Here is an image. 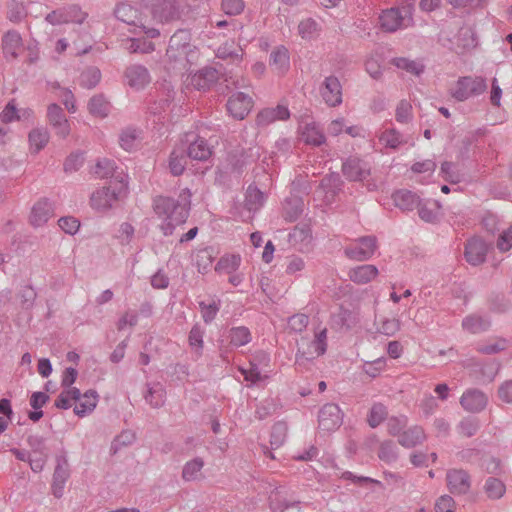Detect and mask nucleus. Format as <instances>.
<instances>
[{
    "mask_svg": "<svg viewBox=\"0 0 512 512\" xmlns=\"http://www.w3.org/2000/svg\"><path fill=\"white\" fill-rule=\"evenodd\" d=\"M378 456L382 461L388 464L395 462L398 458V449L396 444L392 441L382 442Z\"/></svg>",
    "mask_w": 512,
    "mask_h": 512,
    "instance_id": "bf43d9fd",
    "label": "nucleus"
},
{
    "mask_svg": "<svg viewBox=\"0 0 512 512\" xmlns=\"http://www.w3.org/2000/svg\"><path fill=\"white\" fill-rule=\"evenodd\" d=\"M436 169L435 161L426 159L423 161H417L411 166V171L415 174L423 175L418 181L421 183L428 182Z\"/></svg>",
    "mask_w": 512,
    "mask_h": 512,
    "instance_id": "a18cd8bd",
    "label": "nucleus"
},
{
    "mask_svg": "<svg viewBox=\"0 0 512 512\" xmlns=\"http://www.w3.org/2000/svg\"><path fill=\"white\" fill-rule=\"evenodd\" d=\"M204 467V461L200 457H196L185 463L182 469V478L185 481H196L202 476L201 471Z\"/></svg>",
    "mask_w": 512,
    "mask_h": 512,
    "instance_id": "ea45409f",
    "label": "nucleus"
},
{
    "mask_svg": "<svg viewBox=\"0 0 512 512\" xmlns=\"http://www.w3.org/2000/svg\"><path fill=\"white\" fill-rule=\"evenodd\" d=\"M486 89L487 83L483 77L463 76L457 80L454 88L451 90V96L457 101L462 102L483 94Z\"/></svg>",
    "mask_w": 512,
    "mask_h": 512,
    "instance_id": "0eeeda50",
    "label": "nucleus"
},
{
    "mask_svg": "<svg viewBox=\"0 0 512 512\" xmlns=\"http://www.w3.org/2000/svg\"><path fill=\"white\" fill-rule=\"evenodd\" d=\"M488 251L487 244L480 238L470 239L465 246V258L471 265H479L485 261Z\"/></svg>",
    "mask_w": 512,
    "mask_h": 512,
    "instance_id": "4be33fe9",
    "label": "nucleus"
},
{
    "mask_svg": "<svg viewBox=\"0 0 512 512\" xmlns=\"http://www.w3.org/2000/svg\"><path fill=\"white\" fill-rule=\"evenodd\" d=\"M118 178L117 176L115 180L111 181L109 186L99 188L91 194L90 205L92 209L98 212H106L127 196V177L123 175L120 179Z\"/></svg>",
    "mask_w": 512,
    "mask_h": 512,
    "instance_id": "7ed1b4c3",
    "label": "nucleus"
},
{
    "mask_svg": "<svg viewBox=\"0 0 512 512\" xmlns=\"http://www.w3.org/2000/svg\"><path fill=\"white\" fill-rule=\"evenodd\" d=\"M252 106V98L243 92L234 93L227 102L229 114L237 120L244 119L251 111Z\"/></svg>",
    "mask_w": 512,
    "mask_h": 512,
    "instance_id": "dca6fc26",
    "label": "nucleus"
},
{
    "mask_svg": "<svg viewBox=\"0 0 512 512\" xmlns=\"http://www.w3.org/2000/svg\"><path fill=\"white\" fill-rule=\"evenodd\" d=\"M392 199L395 206L403 211L414 210L421 200L416 193L405 189L394 192Z\"/></svg>",
    "mask_w": 512,
    "mask_h": 512,
    "instance_id": "cd10ccee",
    "label": "nucleus"
},
{
    "mask_svg": "<svg viewBox=\"0 0 512 512\" xmlns=\"http://www.w3.org/2000/svg\"><path fill=\"white\" fill-rule=\"evenodd\" d=\"M168 166L172 175H182L186 167V156L184 155V151L174 149L170 154Z\"/></svg>",
    "mask_w": 512,
    "mask_h": 512,
    "instance_id": "8fccbe9b",
    "label": "nucleus"
},
{
    "mask_svg": "<svg viewBox=\"0 0 512 512\" xmlns=\"http://www.w3.org/2000/svg\"><path fill=\"white\" fill-rule=\"evenodd\" d=\"M270 65L278 74H284L290 67V56L288 49L280 45L270 55Z\"/></svg>",
    "mask_w": 512,
    "mask_h": 512,
    "instance_id": "c756f323",
    "label": "nucleus"
},
{
    "mask_svg": "<svg viewBox=\"0 0 512 512\" xmlns=\"http://www.w3.org/2000/svg\"><path fill=\"white\" fill-rule=\"evenodd\" d=\"M187 154L193 160L205 161L212 155V148L204 138L198 137L188 146Z\"/></svg>",
    "mask_w": 512,
    "mask_h": 512,
    "instance_id": "f704fd0d",
    "label": "nucleus"
},
{
    "mask_svg": "<svg viewBox=\"0 0 512 512\" xmlns=\"http://www.w3.org/2000/svg\"><path fill=\"white\" fill-rule=\"evenodd\" d=\"M312 187L309 181L307 180V175H298L294 178L291 183V192L295 197H301L303 195H308L311 191Z\"/></svg>",
    "mask_w": 512,
    "mask_h": 512,
    "instance_id": "e2e57ef3",
    "label": "nucleus"
},
{
    "mask_svg": "<svg viewBox=\"0 0 512 512\" xmlns=\"http://www.w3.org/2000/svg\"><path fill=\"white\" fill-rule=\"evenodd\" d=\"M484 491L488 498L497 500L503 497L506 491L504 483L494 477H489L484 484Z\"/></svg>",
    "mask_w": 512,
    "mask_h": 512,
    "instance_id": "3c124183",
    "label": "nucleus"
},
{
    "mask_svg": "<svg viewBox=\"0 0 512 512\" xmlns=\"http://www.w3.org/2000/svg\"><path fill=\"white\" fill-rule=\"evenodd\" d=\"M413 10L412 4L401 8L392 7L383 10L379 16L380 27L386 32H395L411 26L413 23Z\"/></svg>",
    "mask_w": 512,
    "mask_h": 512,
    "instance_id": "39448f33",
    "label": "nucleus"
},
{
    "mask_svg": "<svg viewBox=\"0 0 512 512\" xmlns=\"http://www.w3.org/2000/svg\"><path fill=\"white\" fill-rule=\"evenodd\" d=\"M241 264V257L239 255H225L222 256L215 266L218 273L232 274L236 272Z\"/></svg>",
    "mask_w": 512,
    "mask_h": 512,
    "instance_id": "de8ad7c7",
    "label": "nucleus"
},
{
    "mask_svg": "<svg viewBox=\"0 0 512 512\" xmlns=\"http://www.w3.org/2000/svg\"><path fill=\"white\" fill-rule=\"evenodd\" d=\"M219 72L213 67H203L202 69L193 72L192 70L187 73L183 80V85L186 89H194L198 91H206L217 82L219 79Z\"/></svg>",
    "mask_w": 512,
    "mask_h": 512,
    "instance_id": "6e6552de",
    "label": "nucleus"
},
{
    "mask_svg": "<svg viewBox=\"0 0 512 512\" xmlns=\"http://www.w3.org/2000/svg\"><path fill=\"white\" fill-rule=\"evenodd\" d=\"M115 168L116 166L114 161L103 158L97 161L92 172L97 178L105 179L113 176Z\"/></svg>",
    "mask_w": 512,
    "mask_h": 512,
    "instance_id": "5fc2aeb1",
    "label": "nucleus"
},
{
    "mask_svg": "<svg viewBox=\"0 0 512 512\" xmlns=\"http://www.w3.org/2000/svg\"><path fill=\"white\" fill-rule=\"evenodd\" d=\"M286 490L284 487H277L273 490L269 496L270 507L274 512H283L288 507L292 506L293 503L289 502L284 495Z\"/></svg>",
    "mask_w": 512,
    "mask_h": 512,
    "instance_id": "49530a36",
    "label": "nucleus"
},
{
    "mask_svg": "<svg viewBox=\"0 0 512 512\" xmlns=\"http://www.w3.org/2000/svg\"><path fill=\"white\" fill-rule=\"evenodd\" d=\"M418 215L421 220L427 223H434L438 220L440 204L436 200L426 199L420 200L418 206Z\"/></svg>",
    "mask_w": 512,
    "mask_h": 512,
    "instance_id": "2f4dec72",
    "label": "nucleus"
},
{
    "mask_svg": "<svg viewBox=\"0 0 512 512\" xmlns=\"http://www.w3.org/2000/svg\"><path fill=\"white\" fill-rule=\"evenodd\" d=\"M127 50L130 53L148 54L155 50V45L153 42L146 39L131 38L129 40V46H127Z\"/></svg>",
    "mask_w": 512,
    "mask_h": 512,
    "instance_id": "680f3d73",
    "label": "nucleus"
},
{
    "mask_svg": "<svg viewBox=\"0 0 512 512\" xmlns=\"http://www.w3.org/2000/svg\"><path fill=\"white\" fill-rule=\"evenodd\" d=\"M447 485L453 494H466L471 486L468 473L462 469H452L446 475Z\"/></svg>",
    "mask_w": 512,
    "mask_h": 512,
    "instance_id": "aec40b11",
    "label": "nucleus"
},
{
    "mask_svg": "<svg viewBox=\"0 0 512 512\" xmlns=\"http://www.w3.org/2000/svg\"><path fill=\"white\" fill-rule=\"evenodd\" d=\"M509 342L506 339H494L485 344H479L477 351L482 354L493 355L508 348Z\"/></svg>",
    "mask_w": 512,
    "mask_h": 512,
    "instance_id": "4d7b16f0",
    "label": "nucleus"
},
{
    "mask_svg": "<svg viewBox=\"0 0 512 512\" xmlns=\"http://www.w3.org/2000/svg\"><path fill=\"white\" fill-rule=\"evenodd\" d=\"M22 48V38L16 31H9L3 38V51L7 58H16Z\"/></svg>",
    "mask_w": 512,
    "mask_h": 512,
    "instance_id": "e433bc0d",
    "label": "nucleus"
},
{
    "mask_svg": "<svg viewBox=\"0 0 512 512\" xmlns=\"http://www.w3.org/2000/svg\"><path fill=\"white\" fill-rule=\"evenodd\" d=\"M378 273L379 271L375 265L363 264L351 268L348 277L352 282L364 285L375 279Z\"/></svg>",
    "mask_w": 512,
    "mask_h": 512,
    "instance_id": "a878e982",
    "label": "nucleus"
},
{
    "mask_svg": "<svg viewBox=\"0 0 512 512\" xmlns=\"http://www.w3.org/2000/svg\"><path fill=\"white\" fill-rule=\"evenodd\" d=\"M377 249V239L375 236H364L356 239L354 242L344 248L345 255L354 261L363 262L369 260Z\"/></svg>",
    "mask_w": 512,
    "mask_h": 512,
    "instance_id": "9d476101",
    "label": "nucleus"
},
{
    "mask_svg": "<svg viewBox=\"0 0 512 512\" xmlns=\"http://www.w3.org/2000/svg\"><path fill=\"white\" fill-rule=\"evenodd\" d=\"M199 307L201 310L202 318L205 323H211L220 309V302L213 301L212 303L199 302Z\"/></svg>",
    "mask_w": 512,
    "mask_h": 512,
    "instance_id": "69168bd1",
    "label": "nucleus"
},
{
    "mask_svg": "<svg viewBox=\"0 0 512 512\" xmlns=\"http://www.w3.org/2000/svg\"><path fill=\"white\" fill-rule=\"evenodd\" d=\"M290 117V111L285 104H278L274 108L262 109L256 116L258 127H266L275 121H284Z\"/></svg>",
    "mask_w": 512,
    "mask_h": 512,
    "instance_id": "6ab92c4d",
    "label": "nucleus"
},
{
    "mask_svg": "<svg viewBox=\"0 0 512 512\" xmlns=\"http://www.w3.org/2000/svg\"><path fill=\"white\" fill-rule=\"evenodd\" d=\"M392 64L398 69L404 70L414 76H420L425 69L421 61L411 60L405 57H398L392 60Z\"/></svg>",
    "mask_w": 512,
    "mask_h": 512,
    "instance_id": "79ce46f5",
    "label": "nucleus"
},
{
    "mask_svg": "<svg viewBox=\"0 0 512 512\" xmlns=\"http://www.w3.org/2000/svg\"><path fill=\"white\" fill-rule=\"evenodd\" d=\"M88 110L95 117L105 118L110 113L111 105L103 95H95L88 103Z\"/></svg>",
    "mask_w": 512,
    "mask_h": 512,
    "instance_id": "4c0bfd02",
    "label": "nucleus"
},
{
    "mask_svg": "<svg viewBox=\"0 0 512 512\" xmlns=\"http://www.w3.org/2000/svg\"><path fill=\"white\" fill-rule=\"evenodd\" d=\"M370 172L369 163L356 156H350L342 163V173L349 181H363Z\"/></svg>",
    "mask_w": 512,
    "mask_h": 512,
    "instance_id": "f8f14e48",
    "label": "nucleus"
},
{
    "mask_svg": "<svg viewBox=\"0 0 512 512\" xmlns=\"http://www.w3.org/2000/svg\"><path fill=\"white\" fill-rule=\"evenodd\" d=\"M287 426L283 422L276 423L271 432L270 443L274 448L280 447L286 439Z\"/></svg>",
    "mask_w": 512,
    "mask_h": 512,
    "instance_id": "0e129e2a",
    "label": "nucleus"
},
{
    "mask_svg": "<svg viewBox=\"0 0 512 512\" xmlns=\"http://www.w3.org/2000/svg\"><path fill=\"white\" fill-rule=\"evenodd\" d=\"M139 133L136 129L127 128L119 138L120 146L126 151H132L138 144Z\"/></svg>",
    "mask_w": 512,
    "mask_h": 512,
    "instance_id": "13d9d810",
    "label": "nucleus"
},
{
    "mask_svg": "<svg viewBox=\"0 0 512 512\" xmlns=\"http://www.w3.org/2000/svg\"><path fill=\"white\" fill-rule=\"evenodd\" d=\"M490 325V318L478 313L468 315L462 320V328L471 334L484 332L489 329Z\"/></svg>",
    "mask_w": 512,
    "mask_h": 512,
    "instance_id": "bb28decb",
    "label": "nucleus"
},
{
    "mask_svg": "<svg viewBox=\"0 0 512 512\" xmlns=\"http://www.w3.org/2000/svg\"><path fill=\"white\" fill-rule=\"evenodd\" d=\"M54 214V206L47 198L37 201L30 214V222L34 227L43 226Z\"/></svg>",
    "mask_w": 512,
    "mask_h": 512,
    "instance_id": "412c9836",
    "label": "nucleus"
},
{
    "mask_svg": "<svg viewBox=\"0 0 512 512\" xmlns=\"http://www.w3.org/2000/svg\"><path fill=\"white\" fill-rule=\"evenodd\" d=\"M70 477L69 463L66 455H58L56 457V466L53 473L52 493L55 497L60 498L63 495L67 480Z\"/></svg>",
    "mask_w": 512,
    "mask_h": 512,
    "instance_id": "4468645a",
    "label": "nucleus"
},
{
    "mask_svg": "<svg viewBox=\"0 0 512 512\" xmlns=\"http://www.w3.org/2000/svg\"><path fill=\"white\" fill-rule=\"evenodd\" d=\"M379 142L385 147L396 150L406 141L396 129H386L379 135Z\"/></svg>",
    "mask_w": 512,
    "mask_h": 512,
    "instance_id": "37998d69",
    "label": "nucleus"
},
{
    "mask_svg": "<svg viewBox=\"0 0 512 512\" xmlns=\"http://www.w3.org/2000/svg\"><path fill=\"white\" fill-rule=\"evenodd\" d=\"M79 397L80 390L78 388H64L55 400V406L64 410L69 409L72 406V402L79 399Z\"/></svg>",
    "mask_w": 512,
    "mask_h": 512,
    "instance_id": "603ef678",
    "label": "nucleus"
},
{
    "mask_svg": "<svg viewBox=\"0 0 512 512\" xmlns=\"http://www.w3.org/2000/svg\"><path fill=\"white\" fill-rule=\"evenodd\" d=\"M204 331L199 325H194L188 336V343L191 348L192 353L195 355L196 359L200 358L203 354V346H204Z\"/></svg>",
    "mask_w": 512,
    "mask_h": 512,
    "instance_id": "a19ab883",
    "label": "nucleus"
},
{
    "mask_svg": "<svg viewBox=\"0 0 512 512\" xmlns=\"http://www.w3.org/2000/svg\"><path fill=\"white\" fill-rule=\"evenodd\" d=\"M166 399V391L160 382L147 384V393L145 394L146 402L153 408H159L164 405Z\"/></svg>",
    "mask_w": 512,
    "mask_h": 512,
    "instance_id": "72a5a7b5",
    "label": "nucleus"
},
{
    "mask_svg": "<svg viewBox=\"0 0 512 512\" xmlns=\"http://www.w3.org/2000/svg\"><path fill=\"white\" fill-rule=\"evenodd\" d=\"M115 16L118 20L134 27L138 26L142 19L140 11L128 3L117 5Z\"/></svg>",
    "mask_w": 512,
    "mask_h": 512,
    "instance_id": "7c9ffc66",
    "label": "nucleus"
},
{
    "mask_svg": "<svg viewBox=\"0 0 512 512\" xmlns=\"http://www.w3.org/2000/svg\"><path fill=\"white\" fill-rule=\"evenodd\" d=\"M192 193L182 189L178 199L158 196L153 201V210L160 221L159 229L165 236L172 235L175 229L184 224L189 216Z\"/></svg>",
    "mask_w": 512,
    "mask_h": 512,
    "instance_id": "f03ea898",
    "label": "nucleus"
},
{
    "mask_svg": "<svg viewBox=\"0 0 512 512\" xmlns=\"http://www.w3.org/2000/svg\"><path fill=\"white\" fill-rule=\"evenodd\" d=\"M32 113L30 109L19 111L13 102H9L1 112L0 118L3 123H10L19 120L21 117H29Z\"/></svg>",
    "mask_w": 512,
    "mask_h": 512,
    "instance_id": "864d4df0",
    "label": "nucleus"
},
{
    "mask_svg": "<svg viewBox=\"0 0 512 512\" xmlns=\"http://www.w3.org/2000/svg\"><path fill=\"white\" fill-rule=\"evenodd\" d=\"M324 102L330 107H337L342 103V86L335 76H328L324 79L320 89Z\"/></svg>",
    "mask_w": 512,
    "mask_h": 512,
    "instance_id": "f3484780",
    "label": "nucleus"
},
{
    "mask_svg": "<svg viewBox=\"0 0 512 512\" xmlns=\"http://www.w3.org/2000/svg\"><path fill=\"white\" fill-rule=\"evenodd\" d=\"M343 421V415L338 405L334 403L325 404L319 411L318 422L320 429L333 431Z\"/></svg>",
    "mask_w": 512,
    "mask_h": 512,
    "instance_id": "2eb2a0df",
    "label": "nucleus"
},
{
    "mask_svg": "<svg viewBox=\"0 0 512 512\" xmlns=\"http://www.w3.org/2000/svg\"><path fill=\"white\" fill-rule=\"evenodd\" d=\"M51 90H59V93L57 96L62 100L63 104L65 105L66 109L70 113H75L77 110L76 103H75V97L71 90L66 88H61L60 85L57 82L50 84Z\"/></svg>",
    "mask_w": 512,
    "mask_h": 512,
    "instance_id": "6e6d98bb",
    "label": "nucleus"
},
{
    "mask_svg": "<svg viewBox=\"0 0 512 512\" xmlns=\"http://www.w3.org/2000/svg\"><path fill=\"white\" fill-rule=\"evenodd\" d=\"M425 439L426 435L423 428L420 426H413L399 435L398 442L405 448H412L421 444Z\"/></svg>",
    "mask_w": 512,
    "mask_h": 512,
    "instance_id": "473e14b6",
    "label": "nucleus"
},
{
    "mask_svg": "<svg viewBox=\"0 0 512 512\" xmlns=\"http://www.w3.org/2000/svg\"><path fill=\"white\" fill-rule=\"evenodd\" d=\"M202 60L200 48L193 42L188 30H177L169 39L163 59V68L169 74L182 75L190 72Z\"/></svg>",
    "mask_w": 512,
    "mask_h": 512,
    "instance_id": "f257e3e1",
    "label": "nucleus"
},
{
    "mask_svg": "<svg viewBox=\"0 0 512 512\" xmlns=\"http://www.w3.org/2000/svg\"><path fill=\"white\" fill-rule=\"evenodd\" d=\"M486 395L477 389H470L463 393L460 398L461 406L469 412H479L487 405Z\"/></svg>",
    "mask_w": 512,
    "mask_h": 512,
    "instance_id": "393cba45",
    "label": "nucleus"
},
{
    "mask_svg": "<svg viewBox=\"0 0 512 512\" xmlns=\"http://www.w3.org/2000/svg\"><path fill=\"white\" fill-rule=\"evenodd\" d=\"M270 361V355L267 352L257 351L252 355L249 367H240L239 371L247 382L257 384L269 377Z\"/></svg>",
    "mask_w": 512,
    "mask_h": 512,
    "instance_id": "423d86ee",
    "label": "nucleus"
},
{
    "mask_svg": "<svg viewBox=\"0 0 512 512\" xmlns=\"http://www.w3.org/2000/svg\"><path fill=\"white\" fill-rule=\"evenodd\" d=\"M308 323L309 317L306 314L297 313L289 317L288 328L295 333H301L306 329Z\"/></svg>",
    "mask_w": 512,
    "mask_h": 512,
    "instance_id": "774afa93",
    "label": "nucleus"
},
{
    "mask_svg": "<svg viewBox=\"0 0 512 512\" xmlns=\"http://www.w3.org/2000/svg\"><path fill=\"white\" fill-rule=\"evenodd\" d=\"M47 119L49 124L54 128L57 136L66 138L70 134V124L65 117L63 109L55 103L48 106Z\"/></svg>",
    "mask_w": 512,
    "mask_h": 512,
    "instance_id": "a211bd4d",
    "label": "nucleus"
},
{
    "mask_svg": "<svg viewBox=\"0 0 512 512\" xmlns=\"http://www.w3.org/2000/svg\"><path fill=\"white\" fill-rule=\"evenodd\" d=\"M101 80V71L99 68L90 66L87 67L79 77L80 86L92 89L94 88Z\"/></svg>",
    "mask_w": 512,
    "mask_h": 512,
    "instance_id": "09e8293b",
    "label": "nucleus"
},
{
    "mask_svg": "<svg viewBox=\"0 0 512 512\" xmlns=\"http://www.w3.org/2000/svg\"><path fill=\"white\" fill-rule=\"evenodd\" d=\"M77 404L74 407V413L79 417L90 414L97 406L98 394L94 390L86 391L83 395L80 393Z\"/></svg>",
    "mask_w": 512,
    "mask_h": 512,
    "instance_id": "c85d7f7f",
    "label": "nucleus"
},
{
    "mask_svg": "<svg viewBox=\"0 0 512 512\" xmlns=\"http://www.w3.org/2000/svg\"><path fill=\"white\" fill-rule=\"evenodd\" d=\"M229 342L234 347H241L248 344L251 339V332L245 326L232 327L228 334Z\"/></svg>",
    "mask_w": 512,
    "mask_h": 512,
    "instance_id": "c03bdc74",
    "label": "nucleus"
},
{
    "mask_svg": "<svg viewBox=\"0 0 512 512\" xmlns=\"http://www.w3.org/2000/svg\"><path fill=\"white\" fill-rule=\"evenodd\" d=\"M61 10H64V16L67 18V23L81 24L87 17V14L83 12L77 5L63 7Z\"/></svg>",
    "mask_w": 512,
    "mask_h": 512,
    "instance_id": "338daca9",
    "label": "nucleus"
},
{
    "mask_svg": "<svg viewBox=\"0 0 512 512\" xmlns=\"http://www.w3.org/2000/svg\"><path fill=\"white\" fill-rule=\"evenodd\" d=\"M50 138L49 132L45 128H35L28 136L30 150L33 153L41 151L48 143Z\"/></svg>",
    "mask_w": 512,
    "mask_h": 512,
    "instance_id": "58836bf2",
    "label": "nucleus"
},
{
    "mask_svg": "<svg viewBox=\"0 0 512 512\" xmlns=\"http://www.w3.org/2000/svg\"><path fill=\"white\" fill-rule=\"evenodd\" d=\"M387 408L381 403H375L372 405L369 415H368V424L372 428H376L382 423V421L387 417Z\"/></svg>",
    "mask_w": 512,
    "mask_h": 512,
    "instance_id": "052dcab7",
    "label": "nucleus"
},
{
    "mask_svg": "<svg viewBox=\"0 0 512 512\" xmlns=\"http://www.w3.org/2000/svg\"><path fill=\"white\" fill-rule=\"evenodd\" d=\"M151 81L149 70L141 64H131L124 71V82L134 90L144 89Z\"/></svg>",
    "mask_w": 512,
    "mask_h": 512,
    "instance_id": "ddd939ff",
    "label": "nucleus"
},
{
    "mask_svg": "<svg viewBox=\"0 0 512 512\" xmlns=\"http://www.w3.org/2000/svg\"><path fill=\"white\" fill-rule=\"evenodd\" d=\"M327 329L323 328L315 331L314 338L308 340L301 338L297 342V352L295 355V364L305 366L308 362L324 355L327 351Z\"/></svg>",
    "mask_w": 512,
    "mask_h": 512,
    "instance_id": "20e7f679",
    "label": "nucleus"
},
{
    "mask_svg": "<svg viewBox=\"0 0 512 512\" xmlns=\"http://www.w3.org/2000/svg\"><path fill=\"white\" fill-rule=\"evenodd\" d=\"M184 7L178 0H158L152 6V16L160 23H169L181 19Z\"/></svg>",
    "mask_w": 512,
    "mask_h": 512,
    "instance_id": "9b49d317",
    "label": "nucleus"
},
{
    "mask_svg": "<svg viewBox=\"0 0 512 512\" xmlns=\"http://www.w3.org/2000/svg\"><path fill=\"white\" fill-rule=\"evenodd\" d=\"M266 202V195L254 185H249L245 194V207L252 212L259 211Z\"/></svg>",
    "mask_w": 512,
    "mask_h": 512,
    "instance_id": "c9c22d12",
    "label": "nucleus"
},
{
    "mask_svg": "<svg viewBox=\"0 0 512 512\" xmlns=\"http://www.w3.org/2000/svg\"><path fill=\"white\" fill-rule=\"evenodd\" d=\"M27 444L33 458L30 461V468L33 472L39 473L44 469L50 456L47 439L41 435H30Z\"/></svg>",
    "mask_w": 512,
    "mask_h": 512,
    "instance_id": "1a4fd4ad",
    "label": "nucleus"
},
{
    "mask_svg": "<svg viewBox=\"0 0 512 512\" xmlns=\"http://www.w3.org/2000/svg\"><path fill=\"white\" fill-rule=\"evenodd\" d=\"M451 42V48L456 50L458 53H463L470 50L477 45V39L472 28L468 26L461 27L458 34L449 39Z\"/></svg>",
    "mask_w": 512,
    "mask_h": 512,
    "instance_id": "b1692460",
    "label": "nucleus"
},
{
    "mask_svg": "<svg viewBox=\"0 0 512 512\" xmlns=\"http://www.w3.org/2000/svg\"><path fill=\"white\" fill-rule=\"evenodd\" d=\"M299 134L301 141L310 146H320L326 141L322 128L315 122L300 125Z\"/></svg>",
    "mask_w": 512,
    "mask_h": 512,
    "instance_id": "5701e85b",
    "label": "nucleus"
}]
</instances>
